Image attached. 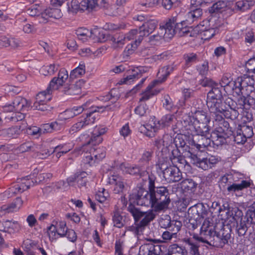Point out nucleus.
<instances>
[{"mask_svg":"<svg viewBox=\"0 0 255 255\" xmlns=\"http://www.w3.org/2000/svg\"><path fill=\"white\" fill-rule=\"evenodd\" d=\"M27 178L28 177L23 178L21 179L22 182L20 184H18V186L20 188V193L23 192L24 191L29 189L30 186L34 185V181L29 180Z\"/></svg>","mask_w":255,"mask_h":255,"instance_id":"69168bd1","label":"nucleus"},{"mask_svg":"<svg viewBox=\"0 0 255 255\" xmlns=\"http://www.w3.org/2000/svg\"><path fill=\"white\" fill-rule=\"evenodd\" d=\"M186 252L185 249L176 244L170 246L169 255H185Z\"/></svg>","mask_w":255,"mask_h":255,"instance_id":"e2e57ef3","label":"nucleus"},{"mask_svg":"<svg viewBox=\"0 0 255 255\" xmlns=\"http://www.w3.org/2000/svg\"><path fill=\"white\" fill-rule=\"evenodd\" d=\"M225 211L227 215V218H232L234 221L236 222H239V220L243 219V213L238 208H232L231 209L230 208L225 209Z\"/></svg>","mask_w":255,"mask_h":255,"instance_id":"473e14b6","label":"nucleus"},{"mask_svg":"<svg viewBox=\"0 0 255 255\" xmlns=\"http://www.w3.org/2000/svg\"><path fill=\"white\" fill-rule=\"evenodd\" d=\"M218 121L220 123L215 130L217 131L219 133H227L228 135L231 134L230 132H232V131L231 129H230L229 123L225 121L223 118Z\"/></svg>","mask_w":255,"mask_h":255,"instance_id":"a18cd8bd","label":"nucleus"},{"mask_svg":"<svg viewBox=\"0 0 255 255\" xmlns=\"http://www.w3.org/2000/svg\"><path fill=\"white\" fill-rule=\"evenodd\" d=\"M228 243L221 237L219 236V234L216 233L215 235H214V238L210 246H213L217 248H222L225 244Z\"/></svg>","mask_w":255,"mask_h":255,"instance_id":"13d9d810","label":"nucleus"},{"mask_svg":"<svg viewBox=\"0 0 255 255\" xmlns=\"http://www.w3.org/2000/svg\"><path fill=\"white\" fill-rule=\"evenodd\" d=\"M138 32H139V30H138L136 29H132L125 35L127 41H129V40H133V39L135 40L134 43L131 44V47L133 49H136L137 48V46L140 44V43H138V44L137 43V44H136V40L137 39V38H138L137 36L138 35Z\"/></svg>","mask_w":255,"mask_h":255,"instance_id":"09e8293b","label":"nucleus"},{"mask_svg":"<svg viewBox=\"0 0 255 255\" xmlns=\"http://www.w3.org/2000/svg\"><path fill=\"white\" fill-rule=\"evenodd\" d=\"M128 210L132 215L134 220V224L128 227V230L132 232L137 239L142 234L145 227L153 221L156 217L155 212L152 208L146 212H142L132 204H129Z\"/></svg>","mask_w":255,"mask_h":255,"instance_id":"f03ea898","label":"nucleus"},{"mask_svg":"<svg viewBox=\"0 0 255 255\" xmlns=\"http://www.w3.org/2000/svg\"><path fill=\"white\" fill-rule=\"evenodd\" d=\"M73 147L74 144L73 143L61 144L55 147L53 152H56V156L58 158L61 157L62 154L66 153L71 150Z\"/></svg>","mask_w":255,"mask_h":255,"instance_id":"72a5a7b5","label":"nucleus"},{"mask_svg":"<svg viewBox=\"0 0 255 255\" xmlns=\"http://www.w3.org/2000/svg\"><path fill=\"white\" fill-rule=\"evenodd\" d=\"M207 106L210 113L215 115L216 121L222 118V112L225 107V102H223L222 99L207 102Z\"/></svg>","mask_w":255,"mask_h":255,"instance_id":"6ab92c4d","label":"nucleus"},{"mask_svg":"<svg viewBox=\"0 0 255 255\" xmlns=\"http://www.w3.org/2000/svg\"><path fill=\"white\" fill-rule=\"evenodd\" d=\"M255 81L251 77L245 76L243 78H238L234 83V86L249 87L254 86Z\"/></svg>","mask_w":255,"mask_h":255,"instance_id":"37998d69","label":"nucleus"},{"mask_svg":"<svg viewBox=\"0 0 255 255\" xmlns=\"http://www.w3.org/2000/svg\"><path fill=\"white\" fill-rule=\"evenodd\" d=\"M61 126L56 122L50 124H45L40 127L41 134L46 133L52 132L55 130H58L60 129Z\"/></svg>","mask_w":255,"mask_h":255,"instance_id":"c9c22d12","label":"nucleus"},{"mask_svg":"<svg viewBox=\"0 0 255 255\" xmlns=\"http://www.w3.org/2000/svg\"><path fill=\"white\" fill-rule=\"evenodd\" d=\"M53 91L51 88L49 89L48 86L46 90L38 93L36 96L33 107L42 111L48 110L50 107L47 105V103L51 99V95Z\"/></svg>","mask_w":255,"mask_h":255,"instance_id":"ddd939ff","label":"nucleus"},{"mask_svg":"<svg viewBox=\"0 0 255 255\" xmlns=\"http://www.w3.org/2000/svg\"><path fill=\"white\" fill-rule=\"evenodd\" d=\"M23 201L20 198H16L13 202L9 205H3L1 209L7 213L17 212L21 207Z\"/></svg>","mask_w":255,"mask_h":255,"instance_id":"2f4dec72","label":"nucleus"},{"mask_svg":"<svg viewBox=\"0 0 255 255\" xmlns=\"http://www.w3.org/2000/svg\"><path fill=\"white\" fill-rule=\"evenodd\" d=\"M110 40L112 42V47L114 48H117L122 47L125 44L127 39L125 35L123 34H116L111 36Z\"/></svg>","mask_w":255,"mask_h":255,"instance_id":"58836bf2","label":"nucleus"},{"mask_svg":"<svg viewBox=\"0 0 255 255\" xmlns=\"http://www.w3.org/2000/svg\"><path fill=\"white\" fill-rule=\"evenodd\" d=\"M136 19L138 21H143L142 25L139 27V32L136 44L140 43L143 37L147 36L152 33L157 27L158 22L154 19L148 18L142 15H137Z\"/></svg>","mask_w":255,"mask_h":255,"instance_id":"0eeeda50","label":"nucleus"},{"mask_svg":"<svg viewBox=\"0 0 255 255\" xmlns=\"http://www.w3.org/2000/svg\"><path fill=\"white\" fill-rule=\"evenodd\" d=\"M20 188L18 186V184H15L3 193L0 194V199L3 200L4 197L7 198H11L16 194L20 193Z\"/></svg>","mask_w":255,"mask_h":255,"instance_id":"ea45409f","label":"nucleus"},{"mask_svg":"<svg viewBox=\"0 0 255 255\" xmlns=\"http://www.w3.org/2000/svg\"><path fill=\"white\" fill-rule=\"evenodd\" d=\"M194 239H185V242L189 246V250L191 255H200L199 253V246Z\"/></svg>","mask_w":255,"mask_h":255,"instance_id":"de8ad7c7","label":"nucleus"},{"mask_svg":"<svg viewBox=\"0 0 255 255\" xmlns=\"http://www.w3.org/2000/svg\"><path fill=\"white\" fill-rule=\"evenodd\" d=\"M176 118L174 115L167 114L163 116L160 121H156L155 118L150 120L145 128L147 130H150V133L147 135L152 136L154 135L153 132H155L160 128H165L170 126L176 123Z\"/></svg>","mask_w":255,"mask_h":255,"instance_id":"1a4fd4ad","label":"nucleus"},{"mask_svg":"<svg viewBox=\"0 0 255 255\" xmlns=\"http://www.w3.org/2000/svg\"><path fill=\"white\" fill-rule=\"evenodd\" d=\"M20 133V128L12 127L0 130V136L4 138H17Z\"/></svg>","mask_w":255,"mask_h":255,"instance_id":"c85d7f7f","label":"nucleus"},{"mask_svg":"<svg viewBox=\"0 0 255 255\" xmlns=\"http://www.w3.org/2000/svg\"><path fill=\"white\" fill-rule=\"evenodd\" d=\"M202 14V10L201 8H196L191 10L187 13L186 21L188 22H193L200 17Z\"/></svg>","mask_w":255,"mask_h":255,"instance_id":"603ef678","label":"nucleus"},{"mask_svg":"<svg viewBox=\"0 0 255 255\" xmlns=\"http://www.w3.org/2000/svg\"><path fill=\"white\" fill-rule=\"evenodd\" d=\"M85 73V66L84 63H80L78 67L71 72L70 77L72 78H75L83 75Z\"/></svg>","mask_w":255,"mask_h":255,"instance_id":"4d7b16f0","label":"nucleus"},{"mask_svg":"<svg viewBox=\"0 0 255 255\" xmlns=\"http://www.w3.org/2000/svg\"><path fill=\"white\" fill-rule=\"evenodd\" d=\"M59 65L57 64H50L48 66H43L40 71L44 75H52L58 70Z\"/></svg>","mask_w":255,"mask_h":255,"instance_id":"8fccbe9b","label":"nucleus"},{"mask_svg":"<svg viewBox=\"0 0 255 255\" xmlns=\"http://www.w3.org/2000/svg\"><path fill=\"white\" fill-rule=\"evenodd\" d=\"M64 92L67 95L72 96L79 94L81 92L80 82H76L75 84L70 85L67 89L64 90Z\"/></svg>","mask_w":255,"mask_h":255,"instance_id":"864d4df0","label":"nucleus"},{"mask_svg":"<svg viewBox=\"0 0 255 255\" xmlns=\"http://www.w3.org/2000/svg\"><path fill=\"white\" fill-rule=\"evenodd\" d=\"M234 2L230 0H219L209 8L212 14L222 13L225 16H229L233 13Z\"/></svg>","mask_w":255,"mask_h":255,"instance_id":"9b49d317","label":"nucleus"},{"mask_svg":"<svg viewBox=\"0 0 255 255\" xmlns=\"http://www.w3.org/2000/svg\"><path fill=\"white\" fill-rule=\"evenodd\" d=\"M131 203L139 206H149L156 212H161L168 209L170 202L149 193L141 187L134 188L129 196Z\"/></svg>","mask_w":255,"mask_h":255,"instance_id":"f257e3e1","label":"nucleus"},{"mask_svg":"<svg viewBox=\"0 0 255 255\" xmlns=\"http://www.w3.org/2000/svg\"><path fill=\"white\" fill-rule=\"evenodd\" d=\"M158 167L162 171L163 176L168 182H178L182 179V173L179 167L169 166L166 162H159Z\"/></svg>","mask_w":255,"mask_h":255,"instance_id":"9d476101","label":"nucleus"},{"mask_svg":"<svg viewBox=\"0 0 255 255\" xmlns=\"http://www.w3.org/2000/svg\"><path fill=\"white\" fill-rule=\"evenodd\" d=\"M39 8V5L37 4H34L29 7L26 10V12L29 15L31 16H37L38 19L40 22V16H41V13L42 12H41V10Z\"/></svg>","mask_w":255,"mask_h":255,"instance_id":"bf43d9fd","label":"nucleus"},{"mask_svg":"<svg viewBox=\"0 0 255 255\" xmlns=\"http://www.w3.org/2000/svg\"><path fill=\"white\" fill-rule=\"evenodd\" d=\"M61 16L62 13L60 9L58 8H48L46 9L41 13V15L40 16V22L46 23L49 17L59 19Z\"/></svg>","mask_w":255,"mask_h":255,"instance_id":"bb28decb","label":"nucleus"},{"mask_svg":"<svg viewBox=\"0 0 255 255\" xmlns=\"http://www.w3.org/2000/svg\"><path fill=\"white\" fill-rule=\"evenodd\" d=\"M180 185L183 190L194 192L197 184L191 179H186L181 182Z\"/></svg>","mask_w":255,"mask_h":255,"instance_id":"79ce46f5","label":"nucleus"},{"mask_svg":"<svg viewBox=\"0 0 255 255\" xmlns=\"http://www.w3.org/2000/svg\"><path fill=\"white\" fill-rule=\"evenodd\" d=\"M68 78V72L64 68L61 69L59 71L58 76L54 77L51 80L48 85L49 89L51 88L53 91L59 89L67 80Z\"/></svg>","mask_w":255,"mask_h":255,"instance_id":"aec40b11","label":"nucleus"},{"mask_svg":"<svg viewBox=\"0 0 255 255\" xmlns=\"http://www.w3.org/2000/svg\"><path fill=\"white\" fill-rule=\"evenodd\" d=\"M210 129L207 134L196 133L194 131H190L188 133L192 135L191 142L193 145L199 150H202L205 147L210 145L211 138L210 137Z\"/></svg>","mask_w":255,"mask_h":255,"instance_id":"f8f14e48","label":"nucleus"},{"mask_svg":"<svg viewBox=\"0 0 255 255\" xmlns=\"http://www.w3.org/2000/svg\"><path fill=\"white\" fill-rule=\"evenodd\" d=\"M250 182L246 180H242L240 183H234L227 187V190L230 193L241 191L250 186Z\"/></svg>","mask_w":255,"mask_h":255,"instance_id":"f704fd0d","label":"nucleus"},{"mask_svg":"<svg viewBox=\"0 0 255 255\" xmlns=\"http://www.w3.org/2000/svg\"><path fill=\"white\" fill-rule=\"evenodd\" d=\"M30 103L26 99L20 97H16L12 102V105H5L2 107L4 112H11L13 110L20 111L28 110Z\"/></svg>","mask_w":255,"mask_h":255,"instance_id":"2eb2a0df","label":"nucleus"},{"mask_svg":"<svg viewBox=\"0 0 255 255\" xmlns=\"http://www.w3.org/2000/svg\"><path fill=\"white\" fill-rule=\"evenodd\" d=\"M96 0H82L80 2L81 9L87 10L91 12L96 10L95 3Z\"/></svg>","mask_w":255,"mask_h":255,"instance_id":"49530a36","label":"nucleus"},{"mask_svg":"<svg viewBox=\"0 0 255 255\" xmlns=\"http://www.w3.org/2000/svg\"><path fill=\"white\" fill-rule=\"evenodd\" d=\"M210 137L213 144L219 146L227 142L226 139L229 137V135L227 133H219L217 131L215 130L211 133Z\"/></svg>","mask_w":255,"mask_h":255,"instance_id":"c756f323","label":"nucleus"},{"mask_svg":"<svg viewBox=\"0 0 255 255\" xmlns=\"http://www.w3.org/2000/svg\"><path fill=\"white\" fill-rule=\"evenodd\" d=\"M96 110L94 109L90 114H89L85 117H81L79 118L77 123L73 125L70 129V132L74 133L83 128L88 125L93 124L95 121L96 117L92 116L93 113Z\"/></svg>","mask_w":255,"mask_h":255,"instance_id":"a211bd4d","label":"nucleus"},{"mask_svg":"<svg viewBox=\"0 0 255 255\" xmlns=\"http://www.w3.org/2000/svg\"><path fill=\"white\" fill-rule=\"evenodd\" d=\"M214 230H215L216 233L219 234V236H221L224 240L227 243L231 238V230L228 225H224L223 222L217 223L214 226Z\"/></svg>","mask_w":255,"mask_h":255,"instance_id":"a878e982","label":"nucleus"},{"mask_svg":"<svg viewBox=\"0 0 255 255\" xmlns=\"http://www.w3.org/2000/svg\"><path fill=\"white\" fill-rule=\"evenodd\" d=\"M74 152H78V154H83V162L90 166L96 162L101 161L106 156L105 148L103 147L95 149L89 145H86L76 149Z\"/></svg>","mask_w":255,"mask_h":255,"instance_id":"20e7f679","label":"nucleus"},{"mask_svg":"<svg viewBox=\"0 0 255 255\" xmlns=\"http://www.w3.org/2000/svg\"><path fill=\"white\" fill-rule=\"evenodd\" d=\"M144 69L145 68L143 67L136 68V69L132 71V74L131 75L127 76L126 78H123L121 80V83L130 84L134 80L138 79L140 77L142 73L145 72Z\"/></svg>","mask_w":255,"mask_h":255,"instance_id":"7c9ffc66","label":"nucleus"},{"mask_svg":"<svg viewBox=\"0 0 255 255\" xmlns=\"http://www.w3.org/2000/svg\"><path fill=\"white\" fill-rule=\"evenodd\" d=\"M76 33L78 37L83 41L87 40L88 37H91L92 34H94L92 31H89L88 29L83 28L77 29Z\"/></svg>","mask_w":255,"mask_h":255,"instance_id":"5fc2aeb1","label":"nucleus"},{"mask_svg":"<svg viewBox=\"0 0 255 255\" xmlns=\"http://www.w3.org/2000/svg\"><path fill=\"white\" fill-rule=\"evenodd\" d=\"M67 4L68 11L72 13H76L81 9L80 3L77 0H72L70 2H68Z\"/></svg>","mask_w":255,"mask_h":255,"instance_id":"774afa93","label":"nucleus"},{"mask_svg":"<svg viewBox=\"0 0 255 255\" xmlns=\"http://www.w3.org/2000/svg\"><path fill=\"white\" fill-rule=\"evenodd\" d=\"M162 103L163 107L167 110L172 111L176 108V106L174 105L172 99L168 95H164Z\"/></svg>","mask_w":255,"mask_h":255,"instance_id":"680f3d73","label":"nucleus"},{"mask_svg":"<svg viewBox=\"0 0 255 255\" xmlns=\"http://www.w3.org/2000/svg\"><path fill=\"white\" fill-rule=\"evenodd\" d=\"M185 155L193 159L194 161L193 163L199 168L204 170L211 168V165L208 161L206 157L202 159L198 158L196 155L192 154L190 152H187V153L185 154Z\"/></svg>","mask_w":255,"mask_h":255,"instance_id":"cd10ccee","label":"nucleus"},{"mask_svg":"<svg viewBox=\"0 0 255 255\" xmlns=\"http://www.w3.org/2000/svg\"><path fill=\"white\" fill-rule=\"evenodd\" d=\"M174 69L175 66L173 65H167L161 68L157 73L158 79L153 81L148 86L145 91L142 94L139 102L147 101L153 96L156 95L159 92L152 90L153 88L157 83L164 82Z\"/></svg>","mask_w":255,"mask_h":255,"instance_id":"39448f33","label":"nucleus"},{"mask_svg":"<svg viewBox=\"0 0 255 255\" xmlns=\"http://www.w3.org/2000/svg\"><path fill=\"white\" fill-rule=\"evenodd\" d=\"M215 230H208L204 232H200V236L197 235H194L192 238H188V239H194V242L199 245L200 242L206 244L211 246L212 240L214 238V235H215Z\"/></svg>","mask_w":255,"mask_h":255,"instance_id":"412c9836","label":"nucleus"},{"mask_svg":"<svg viewBox=\"0 0 255 255\" xmlns=\"http://www.w3.org/2000/svg\"><path fill=\"white\" fill-rule=\"evenodd\" d=\"M19 227L17 221L6 220L0 223V231L4 232H7L9 229L14 230Z\"/></svg>","mask_w":255,"mask_h":255,"instance_id":"a19ab883","label":"nucleus"},{"mask_svg":"<svg viewBox=\"0 0 255 255\" xmlns=\"http://www.w3.org/2000/svg\"><path fill=\"white\" fill-rule=\"evenodd\" d=\"M108 183L115 185L114 190L116 193L122 192L126 185L125 179L119 175L114 174L109 177Z\"/></svg>","mask_w":255,"mask_h":255,"instance_id":"393cba45","label":"nucleus"},{"mask_svg":"<svg viewBox=\"0 0 255 255\" xmlns=\"http://www.w3.org/2000/svg\"><path fill=\"white\" fill-rule=\"evenodd\" d=\"M222 99L221 91L218 86L212 88L207 94V102Z\"/></svg>","mask_w":255,"mask_h":255,"instance_id":"e433bc0d","label":"nucleus"},{"mask_svg":"<svg viewBox=\"0 0 255 255\" xmlns=\"http://www.w3.org/2000/svg\"><path fill=\"white\" fill-rule=\"evenodd\" d=\"M148 191L151 194L156 195L169 202L170 194L168 189L164 186H155V178L152 175L148 176Z\"/></svg>","mask_w":255,"mask_h":255,"instance_id":"4468645a","label":"nucleus"},{"mask_svg":"<svg viewBox=\"0 0 255 255\" xmlns=\"http://www.w3.org/2000/svg\"><path fill=\"white\" fill-rule=\"evenodd\" d=\"M176 18L171 16L166 22L164 25L160 26L159 31L157 34H154L149 37L150 41H159L162 38L169 39L172 38L175 35V29H174V22H176Z\"/></svg>","mask_w":255,"mask_h":255,"instance_id":"6e6552de","label":"nucleus"},{"mask_svg":"<svg viewBox=\"0 0 255 255\" xmlns=\"http://www.w3.org/2000/svg\"><path fill=\"white\" fill-rule=\"evenodd\" d=\"M173 18H176V22H174V29L175 30V34H177L179 36L186 37H196L200 34L201 31L204 30L203 25L207 24L208 20H203L196 27H183L184 21L181 20L179 15L172 16Z\"/></svg>","mask_w":255,"mask_h":255,"instance_id":"423d86ee","label":"nucleus"},{"mask_svg":"<svg viewBox=\"0 0 255 255\" xmlns=\"http://www.w3.org/2000/svg\"><path fill=\"white\" fill-rule=\"evenodd\" d=\"M203 25L204 30L201 31L200 35L201 38L204 40H208L211 38L215 34V30L213 28L209 27V22L208 21L207 24Z\"/></svg>","mask_w":255,"mask_h":255,"instance_id":"c03bdc74","label":"nucleus"},{"mask_svg":"<svg viewBox=\"0 0 255 255\" xmlns=\"http://www.w3.org/2000/svg\"><path fill=\"white\" fill-rule=\"evenodd\" d=\"M110 197L109 193L105 189L99 191L95 195L96 199L100 203H104Z\"/></svg>","mask_w":255,"mask_h":255,"instance_id":"338daca9","label":"nucleus"},{"mask_svg":"<svg viewBox=\"0 0 255 255\" xmlns=\"http://www.w3.org/2000/svg\"><path fill=\"white\" fill-rule=\"evenodd\" d=\"M185 65L189 67L193 64L198 61L199 58L197 55L194 53H189L184 55Z\"/></svg>","mask_w":255,"mask_h":255,"instance_id":"6e6d98bb","label":"nucleus"},{"mask_svg":"<svg viewBox=\"0 0 255 255\" xmlns=\"http://www.w3.org/2000/svg\"><path fill=\"white\" fill-rule=\"evenodd\" d=\"M191 112L194 121L192 124L189 125L187 129L196 133H208L210 128L208 124L210 122V118L207 113L202 110H197L195 107L192 109Z\"/></svg>","mask_w":255,"mask_h":255,"instance_id":"7ed1b4c3","label":"nucleus"},{"mask_svg":"<svg viewBox=\"0 0 255 255\" xmlns=\"http://www.w3.org/2000/svg\"><path fill=\"white\" fill-rule=\"evenodd\" d=\"M238 128L241 130L242 133L244 135L247 139L248 138L252 137L254 135L253 128L251 126L243 125L242 126H240Z\"/></svg>","mask_w":255,"mask_h":255,"instance_id":"0e129e2a","label":"nucleus"},{"mask_svg":"<svg viewBox=\"0 0 255 255\" xmlns=\"http://www.w3.org/2000/svg\"><path fill=\"white\" fill-rule=\"evenodd\" d=\"M233 138L235 142L238 144H243L247 141V138L238 128L234 133Z\"/></svg>","mask_w":255,"mask_h":255,"instance_id":"052dcab7","label":"nucleus"},{"mask_svg":"<svg viewBox=\"0 0 255 255\" xmlns=\"http://www.w3.org/2000/svg\"><path fill=\"white\" fill-rule=\"evenodd\" d=\"M161 253V246L151 243L141 245L139 251V255H160Z\"/></svg>","mask_w":255,"mask_h":255,"instance_id":"4be33fe9","label":"nucleus"},{"mask_svg":"<svg viewBox=\"0 0 255 255\" xmlns=\"http://www.w3.org/2000/svg\"><path fill=\"white\" fill-rule=\"evenodd\" d=\"M80 107L82 108H83V111H88V112L86 114V116H87L89 114L91 113V112H92V111L95 109L96 110L95 111H94L93 113V116H95L94 114L96 112H100V110L102 109V112L103 111L106 110V111H114L116 110L118 108V104H113L112 105L110 106H107L106 107H93L91 104V102L90 101H87L86 103L83 104L82 106H80Z\"/></svg>","mask_w":255,"mask_h":255,"instance_id":"5701e85b","label":"nucleus"},{"mask_svg":"<svg viewBox=\"0 0 255 255\" xmlns=\"http://www.w3.org/2000/svg\"><path fill=\"white\" fill-rule=\"evenodd\" d=\"M233 90L237 95L246 96L248 98V102L249 105L255 104V88L254 86L239 87L234 86Z\"/></svg>","mask_w":255,"mask_h":255,"instance_id":"dca6fc26","label":"nucleus"},{"mask_svg":"<svg viewBox=\"0 0 255 255\" xmlns=\"http://www.w3.org/2000/svg\"><path fill=\"white\" fill-rule=\"evenodd\" d=\"M119 168L125 173L133 175L142 176L144 172V170L141 166L137 165H130L128 163H121L119 165Z\"/></svg>","mask_w":255,"mask_h":255,"instance_id":"b1692460","label":"nucleus"},{"mask_svg":"<svg viewBox=\"0 0 255 255\" xmlns=\"http://www.w3.org/2000/svg\"><path fill=\"white\" fill-rule=\"evenodd\" d=\"M236 222V231L239 236H243L245 235L248 230L247 224L248 222L245 217Z\"/></svg>","mask_w":255,"mask_h":255,"instance_id":"4c0bfd02","label":"nucleus"},{"mask_svg":"<svg viewBox=\"0 0 255 255\" xmlns=\"http://www.w3.org/2000/svg\"><path fill=\"white\" fill-rule=\"evenodd\" d=\"M181 227L182 223L180 221L172 220L171 223L166 230L177 237V233L180 230Z\"/></svg>","mask_w":255,"mask_h":255,"instance_id":"3c124183","label":"nucleus"},{"mask_svg":"<svg viewBox=\"0 0 255 255\" xmlns=\"http://www.w3.org/2000/svg\"><path fill=\"white\" fill-rule=\"evenodd\" d=\"M225 107L222 112V116L228 119L233 121L236 120L239 113L236 109V103L231 98H228L225 101Z\"/></svg>","mask_w":255,"mask_h":255,"instance_id":"f3484780","label":"nucleus"}]
</instances>
